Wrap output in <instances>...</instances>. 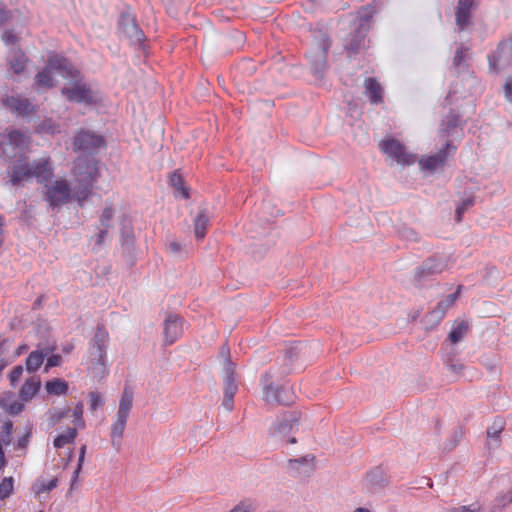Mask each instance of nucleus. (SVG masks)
Returning a JSON list of instances; mask_svg holds the SVG:
<instances>
[{
    "label": "nucleus",
    "instance_id": "obj_42",
    "mask_svg": "<svg viewBox=\"0 0 512 512\" xmlns=\"http://www.w3.org/2000/svg\"><path fill=\"white\" fill-rule=\"evenodd\" d=\"M7 350V340L0 341V364H3L4 367L8 366L12 361L6 358Z\"/></svg>",
    "mask_w": 512,
    "mask_h": 512
},
{
    "label": "nucleus",
    "instance_id": "obj_52",
    "mask_svg": "<svg viewBox=\"0 0 512 512\" xmlns=\"http://www.w3.org/2000/svg\"><path fill=\"white\" fill-rule=\"evenodd\" d=\"M12 18V12L5 8H0V24H3Z\"/></svg>",
    "mask_w": 512,
    "mask_h": 512
},
{
    "label": "nucleus",
    "instance_id": "obj_51",
    "mask_svg": "<svg viewBox=\"0 0 512 512\" xmlns=\"http://www.w3.org/2000/svg\"><path fill=\"white\" fill-rule=\"evenodd\" d=\"M458 124V116L453 115L449 118L447 127L445 129H442L446 134H448L452 129L456 128Z\"/></svg>",
    "mask_w": 512,
    "mask_h": 512
},
{
    "label": "nucleus",
    "instance_id": "obj_31",
    "mask_svg": "<svg viewBox=\"0 0 512 512\" xmlns=\"http://www.w3.org/2000/svg\"><path fill=\"white\" fill-rule=\"evenodd\" d=\"M45 388L49 394L63 395L68 391V384L66 381L57 378L46 382Z\"/></svg>",
    "mask_w": 512,
    "mask_h": 512
},
{
    "label": "nucleus",
    "instance_id": "obj_8",
    "mask_svg": "<svg viewBox=\"0 0 512 512\" xmlns=\"http://www.w3.org/2000/svg\"><path fill=\"white\" fill-rule=\"evenodd\" d=\"M379 148L382 153L396 161L400 165H412L416 161V156L406 151L405 146L396 139L385 138L380 141Z\"/></svg>",
    "mask_w": 512,
    "mask_h": 512
},
{
    "label": "nucleus",
    "instance_id": "obj_7",
    "mask_svg": "<svg viewBox=\"0 0 512 512\" xmlns=\"http://www.w3.org/2000/svg\"><path fill=\"white\" fill-rule=\"evenodd\" d=\"M108 333L103 328H98L93 338L91 348L90 368L95 374H103L106 362V349L108 343Z\"/></svg>",
    "mask_w": 512,
    "mask_h": 512
},
{
    "label": "nucleus",
    "instance_id": "obj_22",
    "mask_svg": "<svg viewBox=\"0 0 512 512\" xmlns=\"http://www.w3.org/2000/svg\"><path fill=\"white\" fill-rule=\"evenodd\" d=\"M314 456H304L300 459H289L288 468L294 474L309 473L313 470Z\"/></svg>",
    "mask_w": 512,
    "mask_h": 512
},
{
    "label": "nucleus",
    "instance_id": "obj_61",
    "mask_svg": "<svg viewBox=\"0 0 512 512\" xmlns=\"http://www.w3.org/2000/svg\"><path fill=\"white\" fill-rule=\"evenodd\" d=\"M39 512H43V511H39Z\"/></svg>",
    "mask_w": 512,
    "mask_h": 512
},
{
    "label": "nucleus",
    "instance_id": "obj_2",
    "mask_svg": "<svg viewBox=\"0 0 512 512\" xmlns=\"http://www.w3.org/2000/svg\"><path fill=\"white\" fill-rule=\"evenodd\" d=\"M57 71L63 78H75L79 76V70L65 57L58 54H51L47 60V66L36 74L35 85L39 88H52L55 81L51 71Z\"/></svg>",
    "mask_w": 512,
    "mask_h": 512
},
{
    "label": "nucleus",
    "instance_id": "obj_30",
    "mask_svg": "<svg viewBox=\"0 0 512 512\" xmlns=\"http://www.w3.org/2000/svg\"><path fill=\"white\" fill-rule=\"evenodd\" d=\"M45 355L42 351H32L26 359V369L29 372L37 371L43 364Z\"/></svg>",
    "mask_w": 512,
    "mask_h": 512
},
{
    "label": "nucleus",
    "instance_id": "obj_32",
    "mask_svg": "<svg viewBox=\"0 0 512 512\" xmlns=\"http://www.w3.org/2000/svg\"><path fill=\"white\" fill-rule=\"evenodd\" d=\"M77 429L76 428H68L63 434L58 435L54 439V447L55 448H62L65 445L74 442V440L77 437Z\"/></svg>",
    "mask_w": 512,
    "mask_h": 512
},
{
    "label": "nucleus",
    "instance_id": "obj_24",
    "mask_svg": "<svg viewBox=\"0 0 512 512\" xmlns=\"http://www.w3.org/2000/svg\"><path fill=\"white\" fill-rule=\"evenodd\" d=\"M41 387V381L39 377L33 376L25 381L22 385L19 396L22 401H30L39 391Z\"/></svg>",
    "mask_w": 512,
    "mask_h": 512
},
{
    "label": "nucleus",
    "instance_id": "obj_55",
    "mask_svg": "<svg viewBox=\"0 0 512 512\" xmlns=\"http://www.w3.org/2000/svg\"><path fill=\"white\" fill-rule=\"evenodd\" d=\"M169 249L170 251L177 253L181 250V245L178 242L173 241L169 243Z\"/></svg>",
    "mask_w": 512,
    "mask_h": 512
},
{
    "label": "nucleus",
    "instance_id": "obj_47",
    "mask_svg": "<svg viewBox=\"0 0 512 512\" xmlns=\"http://www.w3.org/2000/svg\"><path fill=\"white\" fill-rule=\"evenodd\" d=\"M449 512H481V508L477 504H473L470 506H460L457 508H453Z\"/></svg>",
    "mask_w": 512,
    "mask_h": 512
},
{
    "label": "nucleus",
    "instance_id": "obj_48",
    "mask_svg": "<svg viewBox=\"0 0 512 512\" xmlns=\"http://www.w3.org/2000/svg\"><path fill=\"white\" fill-rule=\"evenodd\" d=\"M85 453H86V445H82L81 448H80V451H79V459H78V465H77V469L75 470V475H74V480H76V478L78 477V474L82 468V465H83V462H84V457H85Z\"/></svg>",
    "mask_w": 512,
    "mask_h": 512
},
{
    "label": "nucleus",
    "instance_id": "obj_15",
    "mask_svg": "<svg viewBox=\"0 0 512 512\" xmlns=\"http://www.w3.org/2000/svg\"><path fill=\"white\" fill-rule=\"evenodd\" d=\"M3 104L11 112L20 116H28L35 112V106L27 99L20 96H8Z\"/></svg>",
    "mask_w": 512,
    "mask_h": 512
},
{
    "label": "nucleus",
    "instance_id": "obj_50",
    "mask_svg": "<svg viewBox=\"0 0 512 512\" xmlns=\"http://www.w3.org/2000/svg\"><path fill=\"white\" fill-rule=\"evenodd\" d=\"M62 357L60 355H52L48 358L46 363V370L49 368L59 366L61 364Z\"/></svg>",
    "mask_w": 512,
    "mask_h": 512
},
{
    "label": "nucleus",
    "instance_id": "obj_38",
    "mask_svg": "<svg viewBox=\"0 0 512 512\" xmlns=\"http://www.w3.org/2000/svg\"><path fill=\"white\" fill-rule=\"evenodd\" d=\"M474 205L473 198H467L461 202V204L456 208L455 211V219L456 222L460 223L462 221L463 214Z\"/></svg>",
    "mask_w": 512,
    "mask_h": 512
},
{
    "label": "nucleus",
    "instance_id": "obj_5",
    "mask_svg": "<svg viewBox=\"0 0 512 512\" xmlns=\"http://www.w3.org/2000/svg\"><path fill=\"white\" fill-rule=\"evenodd\" d=\"M31 138L26 133L16 129H6L0 133V156L13 157L18 152L29 148Z\"/></svg>",
    "mask_w": 512,
    "mask_h": 512
},
{
    "label": "nucleus",
    "instance_id": "obj_49",
    "mask_svg": "<svg viewBox=\"0 0 512 512\" xmlns=\"http://www.w3.org/2000/svg\"><path fill=\"white\" fill-rule=\"evenodd\" d=\"M466 59V49L459 48L456 50L455 56H454V64L456 66H460Z\"/></svg>",
    "mask_w": 512,
    "mask_h": 512
},
{
    "label": "nucleus",
    "instance_id": "obj_53",
    "mask_svg": "<svg viewBox=\"0 0 512 512\" xmlns=\"http://www.w3.org/2000/svg\"><path fill=\"white\" fill-rule=\"evenodd\" d=\"M447 366L449 370L456 375H460L463 370V365L461 363L450 362Z\"/></svg>",
    "mask_w": 512,
    "mask_h": 512
},
{
    "label": "nucleus",
    "instance_id": "obj_16",
    "mask_svg": "<svg viewBox=\"0 0 512 512\" xmlns=\"http://www.w3.org/2000/svg\"><path fill=\"white\" fill-rule=\"evenodd\" d=\"M183 333V320L177 315H170L165 320L164 337L167 344H173Z\"/></svg>",
    "mask_w": 512,
    "mask_h": 512
},
{
    "label": "nucleus",
    "instance_id": "obj_54",
    "mask_svg": "<svg viewBox=\"0 0 512 512\" xmlns=\"http://www.w3.org/2000/svg\"><path fill=\"white\" fill-rule=\"evenodd\" d=\"M28 349H29V347H28V345H26V344H21V345H19V346L16 348L15 352H14V357H13V358H16V357H18V356L22 355V354H23V353H25Z\"/></svg>",
    "mask_w": 512,
    "mask_h": 512
},
{
    "label": "nucleus",
    "instance_id": "obj_11",
    "mask_svg": "<svg viewBox=\"0 0 512 512\" xmlns=\"http://www.w3.org/2000/svg\"><path fill=\"white\" fill-rule=\"evenodd\" d=\"M298 425V414L296 412L290 413L272 428L271 434L280 441L295 444L297 440L291 435L298 431Z\"/></svg>",
    "mask_w": 512,
    "mask_h": 512
},
{
    "label": "nucleus",
    "instance_id": "obj_18",
    "mask_svg": "<svg viewBox=\"0 0 512 512\" xmlns=\"http://www.w3.org/2000/svg\"><path fill=\"white\" fill-rule=\"evenodd\" d=\"M289 391L284 388H277L273 385H267L264 388V399L267 403L289 404L292 402V396L287 395Z\"/></svg>",
    "mask_w": 512,
    "mask_h": 512
},
{
    "label": "nucleus",
    "instance_id": "obj_4",
    "mask_svg": "<svg viewBox=\"0 0 512 512\" xmlns=\"http://www.w3.org/2000/svg\"><path fill=\"white\" fill-rule=\"evenodd\" d=\"M133 406V391L130 387L126 386L122 392L119 407L116 415V420L111 426V443L118 450L120 441L123 437L124 430L127 424L129 413Z\"/></svg>",
    "mask_w": 512,
    "mask_h": 512
},
{
    "label": "nucleus",
    "instance_id": "obj_21",
    "mask_svg": "<svg viewBox=\"0 0 512 512\" xmlns=\"http://www.w3.org/2000/svg\"><path fill=\"white\" fill-rule=\"evenodd\" d=\"M8 63L15 74H20L25 70L28 58L20 48H15L10 51Z\"/></svg>",
    "mask_w": 512,
    "mask_h": 512
},
{
    "label": "nucleus",
    "instance_id": "obj_33",
    "mask_svg": "<svg viewBox=\"0 0 512 512\" xmlns=\"http://www.w3.org/2000/svg\"><path fill=\"white\" fill-rule=\"evenodd\" d=\"M169 182L171 186H173L182 195L183 198H189L188 189L185 187L183 177L178 171H174L170 175Z\"/></svg>",
    "mask_w": 512,
    "mask_h": 512
},
{
    "label": "nucleus",
    "instance_id": "obj_56",
    "mask_svg": "<svg viewBox=\"0 0 512 512\" xmlns=\"http://www.w3.org/2000/svg\"><path fill=\"white\" fill-rule=\"evenodd\" d=\"M3 443L0 442V469L3 468L6 464L5 455L3 451Z\"/></svg>",
    "mask_w": 512,
    "mask_h": 512
},
{
    "label": "nucleus",
    "instance_id": "obj_41",
    "mask_svg": "<svg viewBox=\"0 0 512 512\" xmlns=\"http://www.w3.org/2000/svg\"><path fill=\"white\" fill-rule=\"evenodd\" d=\"M83 412H84V406L83 403L79 402L73 411L74 421L75 424L79 427H84V419H83Z\"/></svg>",
    "mask_w": 512,
    "mask_h": 512
},
{
    "label": "nucleus",
    "instance_id": "obj_27",
    "mask_svg": "<svg viewBox=\"0 0 512 512\" xmlns=\"http://www.w3.org/2000/svg\"><path fill=\"white\" fill-rule=\"evenodd\" d=\"M209 218L205 211H200L194 219V233L197 239H203L207 234Z\"/></svg>",
    "mask_w": 512,
    "mask_h": 512
},
{
    "label": "nucleus",
    "instance_id": "obj_17",
    "mask_svg": "<svg viewBox=\"0 0 512 512\" xmlns=\"http://www.w3.org/2000/svg\"><path fill=\"white\" fill-rule=\"evenodd\" d=\"M447 269L445 260L429 258L423 265L416 271L415 277L419 280L430 275L440 274Z\"/></svg>",
    "mask_w": 512,
    "mask_h": 512
},
{
    "label": "nucleus",
    "instance_id": "obj_36",
    "mask_svg": "<svg viewBox=\"0 0 512 512\" xmlns=\"http://www.w3.org/2000/svg\"><path fill=\"white\" fill-rule=\"evenodd\" d=\"M467 329H468L467 324L465 322H461L460 324H458L457 326L452 328V330L450 331L449 336H448L449 340L452 343L459 342L466 334Z\"/></svg>",
    "mask_w": 512,
    "mask_h": 512
},
{
    "label": "nucleus",
    "instance_id": "obj_28",
    "mask_svg": "<svg viewBox=\"0 0 512 512\" xmlns=\"http://www.w3.org/2000/svg\"><path fill=\"white\" fill-rule=\"evenodd\" d=\"M237 391V385L233 378L232 373L227 376L225 380V388H224V405L231 409L234 395Z\"/></svg>",
    "mask_w": 512,
    "mask_h": 512
},
{
    "label": "nucleus",
    "instance_id": "obj_10",
    "mask_svg": "<svg viewBox=\"0 0 512 512\" xmlns=\"http://www.w3.org/2000/svg\"><path fill=\"white\" fill-rule=\"evenodd\" d=\"M489 67L495 72L508 67L512 62V35L499 42L496 51L488 57Z\"/></svg>",
    "mask_w": 512,
    "mask_h": 512
},
{
    "label": "nucleus",
    "instance_id": "obj_9",
    "mask_svg": "<svg viewBox=\"0 0 512 512\" xmlns=\"http://www.w3.org/2000/svg\"><path fill=\"white\" fill-rule=\"evenodd\" d=\"M73 145L75 151L93 154L99 148H104L106 143L102 135L90 130L80 129L75 134Z\"/></svg>",
    "mask_w": 512,
    "mask_h": 512
},
{
    "label": "nucleus",
    "instance_id": "obj_35",
    "mask_svg": "<svg viewBox=\"0 0 512 512\" xmlns=\"http://www.w3.org/2000/svg\"><path fill=\"white\" fill-rule=\"evenodd\" d=\"M512 503V481L509 483L507 487V491L505 493H501L495 499V508L503 509L509 504Z\"/></svg>",
    "mask_w": 512,
    "mask_h": 512
},
{
    "label": "nucleus",
    "instance_id": "obj_29",
    "mask_svg": "<svg viewBox=\"0 0 512 512\" xmlns=\"http://www.w3.org/2000/svg\"><path fill=\"white\" fill-rule=\"evenodd\" d=\"M58 485V479L56 477L49 481L37 479L32 486V491L36 496H40L42 493H48Z\"/></svg>",
    "mask_w": 512,
    "mask_h": 512
},
{
    "label": "nucleus",
    "instance_id": "obj_1",
    "mask_svg": "<svg viewBox=\"0 0 512 512\" xmlns=\"http://www.w3.org/2000/svg\"><path fill=\"white\" fill-rule=\"evenodd\" d=\"M72 175L76 181L73 189L64 178L56 179L46 185L45 200L51 207L64 205L73 199L83 207L99 177L97 162L87 157H78L74 162Z\"/></svg>",
    "mask_w": 512,
    "mask_h": 512
},
{
    "label": "nucleus",
    "instance_id": "obj_37",
    "mask_svg": "<svg viewBox=\"0 0 512 512\" xmlns=\"http://www.w3.org/2000/svg\"><path fill=\"white\" fill-rule=\"evenodd\" d=\"M14 480L12 477H6L0 482V499H5L13 491Z\"/></svg>",
    "mask_w": 512,
    "mask_h": 512
},
{
    "label": "nucleus",
    "instance_id": "obj_34",
    "mask_svg": "<svg viewBox=\"0 0 512 512\" xmlns=\"http://www.w3.org/2000/svg\"><path fill=\"white\" fill-rule=\"evenodd\" d=\"M460 290H461V286H458L457 291L455 293L447 295L443 300L438 302L437 309L442 314H444L447 309H449L450 307H452L455 304V302L460 294Z\"/></svg>",
    "mask_w": 512,
    "mask_h": 512
},
{
    "label": "nucleus",
    "instance_id": "obj_19",
    "mask_svg": "<svg viewBox=\"0 0 512 512\" xmlns=\"http://www.w3.org/2000/svg\"><path fill=\"white\" fill-rule=\"evenodd\" d=\"M474 0H458L455 10L456 24L463 30L469 22Z\"/></svg>",
    "mask_w": 512,
    "mask_h": 512
},
{
    "label": "nucleus",
    "instance_id": "obj_58",
    "mask_svg": "<svg viewBox=\"0 0 512 512\" xmlns=\"http://www.w3.org/2000/svg\"><path fill=\"white\" fill-rule=\"evenodd\" d=\"M72 349H73V346H72V345H67V346H64V347H63L62 351H63L64 353H70V352L72 351Z\"/></svg>",
    "mask_w": 512,
    "mask_h": 512
},
{
    "label": "nucleus",
    "instance_id": "obj_12",
    "mask_svg": "<svg viewBox=\"0 0 512 512\" xmlns=\"http://www.w3.org/2000/svg\"><path fill=\"white\" fill-rule=\"evenodd\" d=\"M31 163L29 157L25 154H21L11 166L8 168V175L10 182L17 186L23 181L31 179Z\"/></svg>",
    "mask_w": 512,
    "mask_h": 512
},
{
    "label": "nucleus",
    "instance_id": "obj_13",
    "mask_svg": "<svg viewBox=\"0 0 512 512\" xmlns=\"http://www.w3.org/2000/svg\"><path fill=\"white\" fill-rule=\"evenodd\" d=\"M31 179L35 178L38 183L50 182L54 176V164L50 156L35 159L31 163Z\"/></svg>",
    "mask_w": 512,
    "mask_h": 512
},
{
    "label": "nucleus",
    "instance_id": "obj_46",
    "mask_svg": "<svg viewBox=\"0 0 512 512\" xmlns=\"http://www.w3.org/2000/svg\"><path fill=\"white\" fill-rule=\"evenodd\" d=\"M90 398V408L92 411H95L102 403L101 395L97 392H91L89 394Z\"/></svg>",
    "mask_w": 512,
    "mask_h": 512
},
{
    "label": "nucleus",
    "instance_id": "obj_23",
    "mask_svg": "<svg viewBox=\"0 0 512 512\" xmlns=\"http://www.w3.org/2000/svg\"><path fill=\"white\" fill-rule=\"evenodd\" d=\"M0 407L11 415L22 412L24 405L16 400L12 392H4L0 395Z\"/></svg>",
    "mask_w": 512,
    "mask_h": 512
},
{
    "label": "nucleus",
    "instance_id": "obj_6",
    "mask_svg": "<svg viewBox=\"0 0 512 512\" xmlns=\"http://www.w3.org/2000/svg\"><path fill=\"white\" fill-rule=\"evenodd\" d=\"M71 79L73 80L72 85L69 87L64 86L61 89V93L67 101L86 105H91L96 102L95 93L82 81L80 73L78 77Z\"/></svg>",
    "mask_w": 512,
    "mask_h": 512
},
{
    "label": "nucleus",
    "instance_id": "obj_20",
    "mask_svg": "<svg viewBox=\"0 0 512 512\" xmlns=\"http://www.w3.org/2000/svg\"><path fill=\"white\" fill-rule=\"evenodd\" d=\"M364 87L372 104L383 103V88L376 78L369 77L365 79Z\"/></svg>",
    "mask_w": 512,
    "mask_h": 512
},
{
    "label": "nucleus",
    "instance_id": "obj_44",
    "mask_svg": "<svg viewBox=\"0 0 512 512\" xmlns=\"http://www.w3.org/2000/svg\"><path fill=\"white\" fill-rule=\"evenodd\" d=\"M503 93L506 101L512 103V77H508L503 85Z\"/></svg>",
    "mask_w": 512,
    "mask_h": 512
},
{
    "label": "nucleus",
    "instance_id": "obj_43",
    "mask_svg": "<svg viewBox=\"0 0 512 512\" xmlns=\"http://www.w3.org/2000/svg\"><path fill=\"white\" fill-rule=\"evenodd\" d=\"M23 373V367L21 365L15 366L9 373V380L12 386H15L16 382L20 379Z\"/></svg>",
    "mask_w": 512,
    "mask_h": 512
},
{
    "label": "nucleus",
    "instance_id": "obj_40",
    "mask_svg": "<svg viewBox=\"0 0 512 512\" xmlns=\"http://www.w3.org/2000/svg\"><path fill=\"white\" fill-rule=\"evenodd\" d=\"M254 508L255 507L252 500H243L229 512H253Z\"/></svg>",
    "mask_w": 512,
    "mask_h": 512
},
{
    "label": "nucleus",
    "instance_id": "obj_45",
    "mask_svg": "<svg viewBox=\"0 0 512 512\" xmlns=\"http://www.w3.org/2000/svg\"><path fill=\"white\" fill-rule=\"evenodd\" d=\"M2 40L5 43V45H15L18 42V38L15 36V34L12 31L6 30L2 34Z\"/></svg>",
    "mask_w": 512,
    "mask_h": 512
},
{
    "label": "nucleus",
    "instance_id": "obj_39",
    "mask_svg": "<svg viewBox=\"0 0 512 512\" xmlns=\"http://www.w3.org/2000/svg\"><path fill=\"white\" fill-rule=\"evenodd\" d=\"M12 427H13V425H12V422H10V421L5 422L2 426V435H1L0 442H2L4 445L10 444Z\"/></svg>",
    "mask_w": 512,
    "mask_h": 512
},
{
    "label": "nucleus",
    "instance_id": "obj_26",
    "mask_svg": "<svg viewBox=\"0 0 512 512\" xmlns=\"http://www.w3.org/2000/svg\"><path fill=\"white\" fill-rule=\"evenodd\" d=\"M505 422L502 418H497L487 429V436L491 439L489 445L498 447L500 445V434L504 430Z\"/></svg>",
    "mask_w": 512,
    "mask_h": 512
},
{
    "label": "nucleus",
    "instance_id": "obj_14",
    "mask_svg": "<svg viewBox=\"0 0 512 512\" xmlns=\"http://www.w3.org/2000/svg\"><path fill=\"white\" fill-rule=\"evenodd\" d=\"M456 151V146L452 145L450 142H447L445 147L440 149L435 155L428 156L419 161L422 170L434 171L437 168L444 166L446 163L448 156L450 154H454Z\"/></svg>",
    "mask_w": 512,
    "mask_h": 512
},
{
    "label": "nucleus",
    "instance_id": "obj_3",
    "mask_svg": "<svg viewBox=\"0 0 512 512\" xmlns=\"http://www.w3.org/2000/svg\"><path fill=\"white\" fill-rule=\"evenodd\" d=\"M374 9L371 6H364L357 12L355 21L356 29L351 33L345 43V48L353 53H357L361 48L365 47L366 36L371 27V20Z\"/></svg>",
    "mask_w": 512,
    "mask_h": 512
},
{
    "label": "nucleus",
    "instance_id": "obj_57",
    "mask_svg": "<svg viewBox=\"0 0 512 512\" xmlns=\"http://www.w3.org/2000/svg\"><path fill=\"white\" fill-rule=\"evenodd\" d=\"M3 225H4V218L3 216L0 214V246L2 245V236H3Z\"/></svg>",
    "mask_w": 512,
    "mask_h": 512
},
{
    "label": "nucleus",
    "instance_id": "obj_60",
    "mask_svg": "<svg viewBox=\"0 0 512 512\" xmlns=\"http://www.w3.org/2000/svg\"><path fill=\"white\" fill-rule=\"evenodd\" d=\"M354 512H370L367 508L359 507Z\"/></svg>",
    "mask_w": 512,
    "mask_h": 512
},
{
    "label": "nucleus",
    "instance_id": "obj_25",
    "mask_svg": "<svg viewBox=\"0 0 512 512\" xmlns=\"http://www.w3.org/2000/svg\"><path fill=\"white\" fill-rule=\"evenodd\" d=\"M114 217V208L112 205H107L102 214L100 215V226L102 227L97 236V244L100 245L104 241L108 233V229L111 227V222Z\"/></svg>",
    "mask_w": 512,
    "mask_h": 512
},
{
    "label": "nucleus",
    "instance_id": "obj_59",
    "mask_svg": "<svg viewBox=\"0 0 512 512\" xmlns=\"http://www.w3.org/2000/svg\"><path fill=\"white\" fill-rule=\"evenodd\" d=\"M131 28H132L133 30H135L136 34H138V32H139V31H138V28H137V26L135 25V23H134L133 21H132ZM136 36H137V38H138V39H140V36H138V35H136Z\"/></svg>",
    "mask_w": 512,
    "mask_h": 512
}]
</instances>
